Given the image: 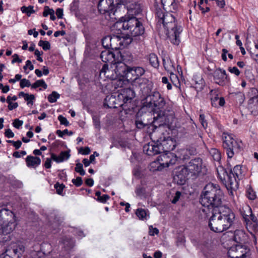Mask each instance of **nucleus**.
<instances>
[{"instance_id": "f257e3e1", "label": "nucleus", "mask_w": 258, "mask_h": 258, "mask_svg": "<svg viewBox=\"0 0 258 258\" xmlns=\"http://www.w3.org/2000/svg\"><path fill=\"white\" fill-rule=\"evenodd\" d=\"M146 106L154 107L153 109V121L152 123L155 128L166 124L171 131L176 130L177 119L175 117L174 111L169 107L165 111L161 109L165 105V101L158 92L149 95L146 98Z\"/></svg>"}, {"instance_id": "f03ea898", "label": "nucleus", "mask_w": 258, "mask_h": 258, "mask_svg": "<svg viewBox=\"0 0 258 258\" xmlns=\"http://www.w3.org/2000/svg\"><path fill=\"white\" fill-rule=\"evenodd\" d=\"M200 211L201 215L205 218L209 217L208 226L210 229L217 233L228 229L233 224L235 217L232 211L226 206L212 210L203 208Z\"/></svg>"}, {"instance_id": "7ed1b4c3", "label": "nucleus", "mask_w": 258, "mask_h": 258, "mask_svg": "<svg viewBox=\"0 0 258 258\" xmlns=\"http://www.w3.org/2000/svg\"><path fill=\"white\" fill-rule=\"evenodd\" d=\"M223 198L224 194L220 186L210 182L204 187L201 195L200 203L204 208L214 210L225 207L222 206Z\"/></svg>"}, {"instance_id": "20e7f679", "label": "nucleus", "mask_w": 258, "mask_h": 258, "mask_svg": "<svg viewBox=\"0 0 258 258\" xmlns=\"http://www.w3.org/2000/svg\"><path fill=\"white\" fill-rule=\"evenodd\" d=\"M203 168V160L200 158H195L188 164L178 166V185L184 184L189 178H196Z\"/></svg>"}, {"instance_id": "39448f33", "label": "nucleus", "mask_w": 258, "mask_h": 258, "mask_svg": "<svg viewBox=\"0 0 258 258\" xmlns=\"http://www.w3.org/2000/svg\"><path fill=\"white\" fill-rule=\"evenodd\" d=\"M16 216L13 212L8 208L0 209V243L9 239L10 234L16 226Z\"/></svg>"}, {"instance_id": "423d86ee", "label": "nucleus", "mask_w": 258, "mask_h": 258, "mask_svg": "<svg viewBox=\"0 0 258 258\" xmlns=\"http://www.w3.org/2000/svg\"><path fill=\"white\" fill-rule=\"evenodd\" d=\"M160 144L163 150V153L165 154L161 155L158 157V161H162L161 165L164 166L170 167L175 164L177 161V157L175 153L171 152L176 146V140L170 137H161L159 139Z\"/></svg>"}, {"instance_id": "0eeeda50", "label": "nucleus", "mask_w": 258, "mask_h": 258, "mask_svg": "<svg viewBox=\"0 0 258 258\" xmlns=\"http://www.w3.org/2000/svg\"><path fill=\"white\" fill-rule=\"evenodd\" d=\"M123 21L116 22L113 25L114 29H117L121 32V29L127 30L134 36L142 35L144 32V28L142 23L136 17L128 18L127 19L121 17Z\"/></svg>"}, {"instance_id": "6e6552de", "label": "nucleus", "mask_w": 258, "mask_h": 258, "mask_svg": "<svg viewBox=\"0 0 258 258\" xmlns=\"http://www.w3.org/2000/svg\"><path fill=\"white\" fill-rule=\"evenodd\" d=\"M177 16V11H173L170 9V12L166 13L163 19L161 20V23L159 25L162 24L164 27H166L168 31L171 30V32L168 33V38L171 43L176 44L177 39V23L176 22V18Z\"/></svg>"}, {"instance_id": "1a4fd4ad", "label": "nucleus", "mask_w": 258, "mask_h": 258, "mask_svg": "<svg viewBox=\"0 0 258 258\" xmlns=\"http://www.w3.org/2000/svg\"><path fill=\"white\" fill-rule=\"evenodd\" d=\"M119 6L116 5V0H100L98 9L100 14L104 15L106 18L117 19L119 15L117 9Z\"/></svg>"}, {"instance_id": "9d476101", "label": "nucleus", "mask_w": 258, "mask_h": 258, "mask_svg": "<svg viewBox=\"0 0 258 258\" xmlns=\"http://www.w3.org/2000/svg\"><path fill=\"white\" fill-rule=\"evenodd\" d=\"M223 146L229 158H232L234 154L238 153L242 150L241 143L237 142L229 135L225 137Z\"/></svg>"}, {"instance_id": "9b49d317", "label": "nucleus", "mask_w": 258, "mask_h": 258, "mask_svg": "<svg viewBox=\"0 0 258 258\" xmlns=\"http://www.w3.org/2000/svg\"><path fill=\"white\" fill-rule=\"evenodd\" d=\"M7 253L11 255L13 258H19L24 253L25 247L21 242L12 243L7 247Z\"/></svg>"}, {"instance_id": "f8f14e48", "label": "nucleus", "mask_w": 258, "mask_h": 258, "mask_svg": "<svg viewBox=\"0 0 258 258\" xmlns=\"http://www.w3.org/2000/svg\"><path fill=\"white\" fill-rule=\"evenodd\" d=\"M213 78L214 82L221 86L226 85L230 81L225 71L220 68L217 69L214 72Z\"/></svg>"}, {"instance_id": "ddd939ff", "label": "nucleus", "mask_w": 258, "mask_h": 258, "mask_svg": "<svg viewBox=\"0 0 258 258\" xmlns=\"http://www.w3.org/2000/svg\"><path fill=\"white\" fill-rule=\"evenodd\" d=\"M224 173L226 174V175L224 176L223 182L225 184V186L227 189H232L234 188V186H236V184L237 181V177L233 175L232 169H230L228 172L226 170H224Z\"/></svg>"}, {"instance_id": "4468645a", "label": "nucleus", "mask_w": 258, "mask_h": 258, "mask_svg": "<svg viewBox=\"0 0 258 258\" xmlns=\"http://www.w3.org/2000/svg\"><path fill=\"white\" fill-rule=\"evenodd\" d=\"M135 91L131 88H124L121 90V93L118 97L123 100V103H130L135 97Z\"/></svg>"}, {"instance_id": "2eb2a0df", "label": "nucleus", "mask_w": 258, "mask_h": 258, "mask_svg": "<svg viewBox=\"0 0 258 258\" xmlns=\"http://www.w3.org/2000/svg\"><path fill=\"white\" fill-rule=\"evenodd\" d=\"M115 65V68L113 71L116 75V77H125L126 75V72L128 67L124 62L119 61L117 59L116 62L113 63Z\"/></svg>"}, {"instance_id": "dca6fc26", "label": "nucleus", "mask_w": 258, "mask_h": 258, "mask_svg": "<svg viewBox=\"0 0 258 258\" xmlns=\"http://www.w3.org/2000/svg\"><path fill=\"white\" fill-rule=\"evenodd\" d=\"M191 85L197 92L202 91L205 86V82L200 75H195L191 80Z\"/></svg>"}, {"instance_id": "f3484780", "label": "nucleus", "mask_w": 258, "mask_h": 258, "mask_svg": "<svg viewBox=\"0 0 258 258\" xmlns=\"http://www.w3.org/2000/svg\"><path fill=\"white\" fill-rule=\"evenodd\" d=\"M100 58L104 62L113 64L116 62L115 55L109 49H105L102 51L100 54Z\"/></svg>"}, {"instance_id": "a211bd4d", "label": "nucleus", "mask_w": 258, "mask_h": 258, "mask_svg": "<svg viewBox=\"0 0 258 258\" xmlns=\"http://www.w3.org/2000/svg\"><path fill=\"white\" fill-rule=\"evenodd\" d=\"M246 236L245 233L241 230H236L234 232L233 239L237 243L236 250L243 248L242 244L244 243Z\"/></svg>"}, {"instance_id": "6ab92c4d", "label": "nucleus", "mask_w": 258, "mask_h": 258, "mask_svg": "<svg viewBox=\"0 0 258 258\" xmlns=\"http://www.w3.org/2000/svg\"><path fill=\"white\" fill-rule=\"evenodd\" d=\"M248 108L254 115L258 114V95H255L249 99Z\"/></svg>"}, {"instance_id": "aec40b11", "label": "nucleus", "mask_w": 258, "mask_h": 258, "mask_svg": "<svg viewBox=\"0 0 258 258\" xmlns=\"http://www.w3.org/2000/svg\"><path fill=\"white\" fill-rule=\"evenodd\" d=\"M70 157V152L68 151H62L59 156H57L54 153L51 154V159L57 163L62 162L68 160Z\"/></svg>"}, {"instance_id": "412c9836", "label": "nucleus", "mask_w": 258, "mask_h": 258, "mask_svg": "<svg viewBox=\"0 0 258 258\" xmlns=\"http://www.w3.org/2000/svg\"><path fill=\"white\" fill-rule=\"evenodd\" d=\"M127 10L128 15L132 16L131 18L135 17L134 16L140 14L142 11L140 5L136 3L127 6Z\"/></svg>"}, {"instance_id": "4be33fe9", "label": "nucleus", "mask_w": 258, "mask_h": 258, "mask_svg": "<svg viewBox=\"0 0 258 258\" xmlns=\"http://www.w3.org/2000/svg\"><path fill=\"white\" fill-rule=\"evenodd\" d=\"M25 161L27 166L29 167L36 168L41 163V159L39 157L30 155L27 157Z\"/></svg>"}, {"instance_id": "5701e85b", "label": "nucleus", "mask_w": 258, "mask_h": 258, "mask_svg": "<svg viewBox=\"0 0 258 258\" xmlns=\"http://www.w3.org/2000/svg\"><path fill=\"white\" fill-rule=\"evenodd\" d=\"M179 152L180 155L178 156V160L184 161L189 158V155L195 154L196 150L195 148L180 149Z\"/></svg>"}, {"instance_id": "b1692460", "label": "nucleus", "mask_w": 258, "mask_h": 258, "mask_svg": "<svg viewBox=\"0 0 258 258\" xmlns=\"http://www.w3.org/2000/svg\"><path fill=\"white\" fill-rule=\"evenodd\" d=\"M135 69V71H134V73L136 75V78H134V80H135V82L139 83L141 84L144 81H147L146 79H144L143 78H140L141 76H143L145 72V70L142 68L140 67H134Z\"/></svg>"}, {"instance_id": "393cba45", "label": "nucleus", "mask_w": 258, "mask_h": 258, "mask_svg": "<svg viewBox=\"0 0 258 258\" xmlns=\"http://www.w3.org/2000/svg\"><path fill=\"white\" fill-rule=\"evenodd\" d=\"M142 112H138L136 115L135 124L137 127L139 129L144 128L145 126L148 125L149 123L145 121L144 118H142Z\"/></svg>"}, {"instance_id": "a878e982", "label": "nucleus", "mask_w": 258, "mask_h": 258, "mask_svg": "<svg viewBox=\"0 0 258 258\" xmlns=\"http://www.w3.org/2000/svg\"><path fill=\"white\" fill-rule=\"evenodd\" d=\"M185 130L187 131L185 134H183V135H185L186 137H189L194 134L195 128L192 124L187 125L185 126H178V132L180 131V132L182 134L183 131Z\"/></svg>"}, {"instance_id": "bb28decb", "label": "nucleus", "mask_w": 258, "mask_h": 258, "mask_svg": "<svg viewBox=\"0 0 258 258\" xmlns=\"http://www.w3.org/2000/svg\"><path fill=\"white\" fill-rule=\"evenodd\" d=\"M110 46L112 49L118 50L121 49L119 35H113L111 36V43Z\"/></svg>"}, {"instance_id": "cd10ccee", "label": "nucleus", "mask_w": 258, "mask_h": 258, "mask_svg": "<svg viewBox=\"0 0 258 258\" xmlns=\"http://www.w3.org/2000/svg\"><path fill=\"white\" fill-rule=\"evenodd\" d=\"M234 175H235L238 180L242 179L244 176V172L241 165H237L232 169Z\"/></svg>"}, {"instance_id": "c85d7f7f", "label": "nucleus", "mask_w": 258, "mask_h": 258, "mask_svg": "<svg viewBox=\"0 0 258 258\" xmlns=\"http://www.w3.org/2000/svg\"><path fill=\"white\" fill-rule=\"evenodd\" d=\"M211 104L212 106L218 107L219 106H223L225 104V99L223 97H218L217 98H211Z\"/></svg>"}, {"instance_id": "c756f323", "label": "nucleus", "mask_w": 258, "mask_h": 258, "mask_svg": "<svg viewBox=\"0 0 258 258\" xmlns=\"http://www.w3.org/2000/svg\"><path fill=\"white\" fill-rule=\"evenodd\" d=\"M120 39V46L121 48H124L128 46L132 41V38L129 35H119Z\"/></svg>"}, {"instance_id": "7c9ffc66", "label": "nucleus", "mask_w": 258, "mask_h": 258, "mask_svg": "<svg viewBox=\"0 0 258 258\" xmlns=\"http://www.w3.org/2000/svg\"><path fill=\"white\" fill-rule=\"evenodd\" d=\"M152 145H153V149L152 150V152H153L152 156H154L158 154H160L163 153V149L161 148L160 141L158 139L156 142L152 143Z\"/></svg>"}, {"instance_id": "2f4dec72", "label": "nucleus", "mask_w": 258, "mask_h": 258, "mask_svg": "<svg viewBox=\"0 0 258 258\" xmlns=\"http://www.w3.org/2000/svg\"><path fill=\"white\" fill-rule=\"evenodd\" d=\"M62 243L66 250L71 249L74 246V241L71 238L65 237L63 239Z\"/></svg>"}, {"instance_id": "473e14b6", "label": "nucleus", "mask_w": 258, "mask_h": 258, "mask_svg": "<svg viewBox=\"0 0 258 258\" xmlns=\"http://www.w3.org/2000/svg\"><path fill=\"white\" fill-rule=\"evenodd\" d=\"M163 6L170 7L173 11H177V6L176 3V0H161Z\"/></svg>"}, {"instance_id": "72a5a7b5", "label": "nucleus", "mask_w": 258, "mask_h": 258, "mask_svg": "<svg viewBox=\"0 0 258 258\" xmlns=\"http://www.w3.org/2000/svg\"><path fill=\"white\" fill-rule=\"evenodd\" d=\"M149 60L151 65L155 68H157L159 66V62L157 55L154 53H151L149 56Z\"/></svg>"}, {"instance_id": "f704fd0d", "label": "nucleus", "mask_w": 258, "mask_h": 258, "mask_svg": "<svg viewBox=\"0 0 258 258\" xmlns=\"http://www.w3.org/2000/svg\"><path fill=\"white\" fill-rule=\"evenodd\" d=\"M246 228L250 231V233L256 232L258 230V222L253 223L249 220V222L246 223Z\"/></svg>"}, {"instance_id": "c9c22d12", "label": "nucleus", "mask_w": 258, "mask_h": 258, "mask_svg": "<svg viewBox=\"0 0 258 258\" xmlns=\"http://www.w3.org/2000/svg\"><path fill=\"white\" fill-rule=\"evenodd\" d=\"M155 14L158 19L157 24L159 25L161 23V20L163 19V17H165L166 13L160 8H156Z\"/></svg>"}, {"instance_id": "e433bc0d", "label": "nucleus", "mask_w": 258, "mask_h": 258, "mask_svg": "<svg viewBox=\"0 0 258 258\" xmlns=\"http://www.w3.org/2000/svg\"><path fill=\"white\" fill-rule=\"evenodd\" d=\"M128 69H127V71L126 72V75H125V78L131 81H135V80H134V78H136V75L135 73H134V71H135L134 67H128Z\"/></svg>"}, {"instance_id": "4c0bfd02", "label": "nucleus", "mask_w": 258, "mask_h": 258, "mask_svg": "<svg viewBox=\"0 0 258 258\" xmlns=\"http://www.w3.org/2000/svg\"><path fill=\"white\" fill-rule=\"evenodd\" d=\"M210 154L213 157V159L217 162L220 161L221 156L220 152L216 149L213 148L210 151Z\"/></svg>"}, {"instance_id": "58836bf2", "label": "nucleus", "mask_w": 258, "mask_h": 258, "mask_svg": "<svg viewBox=\"0 0 258 258\" xmlns=\"http://www.w3.org/2000/svg\"><path fill=\"white\" fill-rule=\"evenodd\" d=\"M158 161V157L157 159V161L153 162L151 164V167L153 168V170H161L162 169H163L164 167H166V165H165L164 166H162L161 165V163L162 162V161H160V162Z\"/></svg>"}, {"instance_id": "ea45409f", "label": "nucleus", "mask_w": 258, "mask_h": 258, "mask_svg": "<svg viewBox=\"0 0 258 258\" xmlns=\"http://www.w3.org/2000/svg\"><path fill=\"white\" fill-rule=\"evenodd\" d=\"M120 56L122 61L125 63L133 61L134 59L133 55L130 52L125 53L122 55H120Z\"/></svg>"}, {"instance_id": "a19ab883", "label": "nucleus", "mask_w": 258, "mask_h": 258, "mask_svg": "<svg viewBox=\"0 0 258 258\" xmlns=\"http://www.w3.org/2000/svg\"><path fill=\"white\" fill-rule=\"evenodd\" d=\"M21 11L23 13H26L28 16H30L32 14L35 12L33 10V6H29L28 7L23 6L21 8Z\"/></svg>"}, {"instance_id": "79ce46f5", "label": "nucleus", "mask_w": 258, "mask_h": 258, "mask_svg": "<svg viewBox=\"0 0 258 258\" xmlns=\"http://www.w3.org/2000/svg\"><path fill=\"white\" fill-rule=\"evenodd\" d=\"M111 43V36H107L102 39V46L106 48H110V44Z\"/></svg>"}, {"instance_id": "37998d69", "label": "nucleus", "mask_w": 258, "mask_h": 258, "mask_svg": "<svg viewBox=\"0 0 258 258\" xmlns=\"http://www.w3.org/2000/svg\"><path fill=\"white\" fill-rule=\"evenodd\" d=\"M60 95L55 91H53L51 94L48 95V100L50 103H54L59 98Z\"/></svg>"}, {"instance_id": "c03bdc74", "label": "nucleus", "mask_w": 258, "mask_h": 258, "mask_svg": "<svg viewBox=\"0 0 258 258\" xmlns=\"http://www.w3.org/2000/svg\"><path fill=\"white\" fill-rule=\"evenodd\" d=\"M136 215L140 219L144 220L146 218L147 214L146 210L143 209H138L136 211Z\"/></svg>"}, {"instance_id": "a18cd8bd", "label": "nucleus", "mask_w": 258, "mask_h": 258, "mask_svg": "<svg viewBox=\"0 0 258 258\" xmlns=\"http://www.w3.org/2000/svg\"><path fill=\"white\" fill-rule=\"evenodd\" d=\"M153 149V145L151 143H149L148 144H146L143 147V151L145 153L149 156H152L153 152H152V150Z\"/></svg>"}, {"instance_id": "49530a36", "label": "nucleus", "mask_w": 258, "mask_h": 258, "mask_svg": "<svg viewBox=\"0 0 258 258\" xmlns=\"http://www.w3.org/2000/svg\"><path fill=\"white\" fill-rule=\"evenodd\" d=\"M246 193L247 196L249 199L253 200L256 198L255 192L251 187H249L247 189Z\"/></svg>"}, {"instance_id": "de8ad7c7", "label": "nucleus", "mask_w": 258, "mask_h": 258, "mask_svg": "<svg viewBox=\"0 0 258 258\" xmlns=\"http://www.w3.org/2000/svg\"><path fill=\"white\" fill-rule=\"evenodd\" d=\"M163 64L165 69L170 72L172 71L173 65L171 64V62H169L168 60H167V62H166L165 58H163Z\"/></svg>"}, {"instance_id": "09e8293b", "label": "nucleus", "mask_w": 258, "mask_h": 258, "mask_svg": "<svg viewBox=\"0 0 258 258\" xmlns=\"http://www.w3.org/2000/svg\"><path fill=\"white\" fill-rule=\"evenodd\" d=\"M56 134L60 137H62L63 135L67 134L69 136H72L74 133L72 131H69L68 129H65L63 131L58 130L56 132Z\"/></svg>"}, {"instance_id": "8fccbe9b", "label": "nucleus", "mask_w": 258, "mask_h": 258, "mask_svg": "<svg viewBox=\"0 0 258 258\" xmlns=\"http://www.w3.org/2000/svg\"><path fill=\"white\" fill-rule=\"evenodd\" d=\"M113 70L108 69V65L106 64H104L100 72V77H101L102 76H103L105 73H112Z\"/></svg>"}, {"instance_id": "3c124183", "label": "nucleus", "mask_w": 258, "mask_h": 258, "mask_svg": "<svg viewBox=\"0 0 258 258\" xmlns=\"http://www.w3.org/2000/svg\"><path fill=\"white\" fill-rule=\"evenodd\" d=\"M65 186L63 184H59L58 182H57L54 185V188L56 189V193L58 195H62V191L63 188H64Z\"/></svg>"}, {"instance_id": "603ef678", "label": "nucleus", "mask_w": 258, "mask_h": 258, "mask_svg": "<svg viewBox=\"0 0 258 258\" xmlns=\"http://www.w3.org/2000/svg\"><path fill=\"white\" fill-rule=\"evenodd\" d=\"M20 86L22 88H24L25 87H31L30 81L26 79H23L21 80Z\"/></svg>"}, {"instance_id": "864d4df0", "label": "nucleus", "mask_w": 258, "mask_h": 258, "mask_svg": "<svg viewBox=\"0 0 258 258\" xmlns=\"http://www.w3.org/2000/svg\"><path fill=\"white\" fill-rule=\"evenodd\" d=\"M247 209L248 214H249V216H250L249 218L251 220L250 221H251L252 222H253V223L257 222V218L254 216V215H253L252 214V210H251V209L250 208V207L249 206H247Z\"/></svg>"}, {"instance_id": "5fc2aeb1", "label": "nucleus", "mask_w": 258, "mask_h": 258, "mask_svg": "<svg viewBox=\"0 0 258 258\" xmlns=\"http://www.w3.org/2000/svg\"><path fill=\"white\" fill-rule=\"evenodd\" d=\"M93 122L96 128L100 129V122L99 118L96 115L93 116Z\"/></svg>"}, {"instance_id": "6e6d98bb", "label": "nucleus", "mask_w": 258, "mask_h": 258, "mask_svg": "<svg viewBox=\"0 0 258 258\" xmlns=\"http://www.w3.org/2000/svg\"><path fill=\"white\" fill-rule=\"evenodd\" d=\"M241 215L242 216V217L244 219V221L246 223H248L249 222V217H250L249 214H248L247 212V207L245 208V210H243L242 211H241Z\"/></svg>"}, {"instance_id": "4d7b16f0", "label": "nucleus", "mask_w": 258, "mask_h": 258, "mask_svg": "<svg viewBox=\"0 0 258 258\" xmlns=\"http://www.w3.org/2000/svg\"><path fill=\"white\" fill-rule=\"evenodd\" d=\"M58 119L60 121L61 124L64 125L66 126H67L69 125V122L68 121L67 118L62 115H59L58 116Z\"/></svg>"}, {"instance_id": "13d9d810", "label": "nucleus", "mask_w": 258, "mask_h": 258, "mask_svg": "<svg viewBox=\"0 0 258 258\" xmlns=\"http://www.w3.org/2000/svg\"><path fill=\"white\" fill-rule=\"evenodd\" d=\"M72 181L77 187L83 184V180L81 177H77L76 179H73Z\"/></svg>"}, {"instance_id": "bf43d9fd", "label": "nucleus", "mask_w": 258, "mask_h": 258, "mask_svg": "<svg viewBox=\"0 0 258 258\" xmlns=\"http://www.w3.org/2000/svg\"><path fill=\"white\" fill-rule=\"evenodd\" d=\"M35 99V96L33 94L28 95L26 96L25 98V100L26 101H27V104H31V105L33 104V100Z\"/></svg>"}, {"instance_id": "052dcab7", "label": "nucleus", "mask_w": 258, "mask_h": 258, "mask_svg": "<svg viewBox=\"0 0 258 258\" xmlns=\"http://www.w3.org/2000/svg\"><path fill=\"white\" fill-rule=\"evenodd\" d=\"M23 124V121L22 120H20L19 119H14L13 125L16 128H19L21 126H22Z\"/></svg>"}, {"instance_id": "680f3d73", "label": "nucleus", "mask_w": 258, "mask_h": 258, "mask_svg": "<svg viewBox=\"0 0 258 258\" xmlns=\"http://www.w3.org/2000/svg\"><path fill=\"white\" fill-rule=\"evenodd\" d=\"M228 70L231 73L234 74L237 76L240 74V72L236 67H229Z\"/></svg>"}, {"instance_id": "e2e57ef3", "label": "nucleus", "mask_w": 258, "mask_h": 258, "mask_svg": "<svg viewBox=\"0 0 258 258\" xmlns=\"http://www.w3.org/2000/svg\"><path fill=\"white\" fill-rule=\"evenodd\" d=\"M245 75L246 78L249 80V81L251 82L254 80V77L252 74L251 71L250 70H246L245 72Z\"/></svg>"}, {"instance_id": "0e129e2a", "label": "nucleus", "mask_w": 258, "mask_h": 258, "mask_svg": "<svg viewBox=\"0 0 258 258\" xmlns=\"http://www.w3.org/2000/svg\"><path fill=\"white\" fill-rule=\"evenodd\" d=\"M91 150L90 148L88 147H85V148L81 147L79 150V152L80 153H82L83 155H88L90 154Z\"/></svg>"}, {"instance_id": "69168bd1", "label": "nucleus", "mask_w": 258, "mask_h": 258, "mask_svg": "<svg viewBox=\"0 0 258 258\" xmlns=\"http://www.w3.org/2000/svg\"><path fill=\"white\" fill-rule=\"evenodd\" d=\"M199 120L204 128L207 126V122L205 120V115L204 114H200L199 117Z\"/></svg>"}, {"instance_id": "338daca9", "label": "nucleus", "mask_w": 258, "mask_h": 258, "mask_svg": "<svg viewBox=\"0 0 258 258\" xmlns=\"http://www.w3.org/2000/svg\"><path fill=\"white\" fill-rule=\"evenodd\" d=\"M26 154V152L25 151H22L21 152L16 151L13 153V156L15 158H20Z\"/></svg>"}, {"instance_id": "774afa93", "label": "nucleus", "mask_w": 258, "mask_h": 258, "mask_svg": "<svg viewBox=\"0 0 258 258\" xmlns=\"http://www.w3.org/2000/svg\"><path fill=\"white\" fill-rule=\"evenodd\" d=\"M50 10H53V9L49 8L48 6H45L43 12V16L45 17H47L51 13Z\"/></svg>"}]
</instances>
